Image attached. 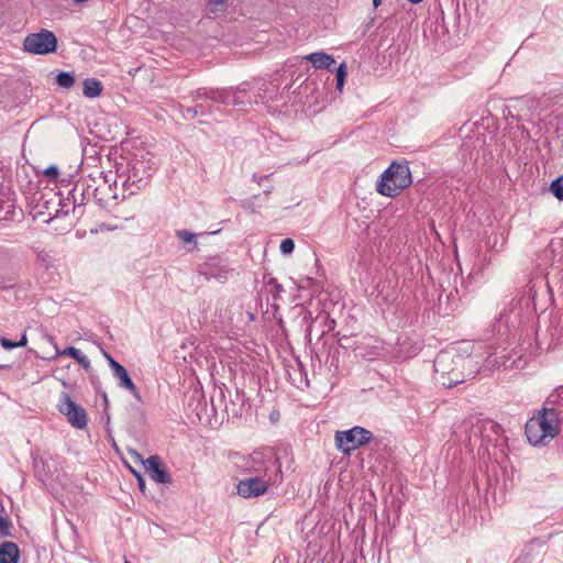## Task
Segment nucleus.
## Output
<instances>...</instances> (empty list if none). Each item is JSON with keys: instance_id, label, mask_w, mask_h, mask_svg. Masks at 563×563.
Returning <instances> with one entry per match:
<instances>
[{"instance_id": "obj_53", "label": "nucleus", "mask_w": 563, "mask_h": 563, "mask_svg": "<svg viewBox=\"0 0 563 563\" xmlns=\"http://www.w3.org/2000/svg\"><path fill=\"white\" fill-rule=\"evenodd\" d=\"M334 361L338 362V358L335 357V355H333L332 357V362H331V365H334ZM335 367H338V365L335 364Z\"/></svg>"}, {"instance_id": "obj_43", "label": "nucleus", "mask_w": 563, "mask_h": 563, "mask_svg": "<svg viewBox=\"0 0 563 563\" xmlns=\"http://www.w3.org/2000/svg\"><path fill=\"white\" fill-rule=\"evenodd\" d=\"M273 190H274V187L271 186L267 189H265L263 194L265 197H268L273 192Z\"/></svg>"}, {"instance_id": "obj_6", "label": "nucleus", "mask_w": 563, "mask_h": 563, "mask_svg": "<svg viewBox=\"0 0 563 563\" xmlns=\"http://www.w3.org/2000/svg\"><path fill=\"white\" fill-rule=\"evenodd\" d=\"M476 365H478V361L475 355L463 357L444 351L440 352L433 362V367L437 374L435 378H443L445 374H450L454 366H460L465 369L467 367H475Z\"/></svg>"}, {"instance_id": "obj_17", "label": "nucleus", "mask_w": 563, "mask_h": 563, "mask_svg": "<svg viewBox=\"0 0 563 563\" xmlns=\"http://www.w3.org/2000/svg\"><path fill=\"white\" fill-rule=\"evenodd\" d=\"M136 175L133 174V176H128L124 181L122 183V194L121 198L124 199L126 196H132L136 192V190H140L141 188L145 187L147 181L143 178L135 179Z\"/></svg>"}, {"instance_id": "obj_32", "label": "nucleus", "mask_w": 563, "mask_h": 563, "mask_svg": "<svg viewBox=\"0 0 563 563\" xmlns=\"http://www.w3.org/2000/svg\"><path fill=\"white\" fill-rule=\"evenodd\" d=\"M267 286L271 288V291L273 292V297L276 299L280 291H283V286L274 278H272Z\"/></svg>"}, {"instance_id": "obj_21", "label": "nucleus", "mask_w": 563, "mask_h": 563, "mask_svg": "<svg viewBox=\"0 0 563 563\" xmlns=\"http://www.w3.org/2000/svg\"><path fill=\"white\" fill-rule=\"evenodd\" d=\"M232 93V88L230 89H217L211 91V95H209V100L221 102L224 104H230V98Z\"/></svg>"}, {"instance_id": "obj_10", "label": "nucleus", "mask_w": 563, "mask_h": 563, "mask_svg": "<svg viewBox=\"0 0 563 563\" xmlns=\"http://www.w3.org/2000/svg\"><path fill=\"white\" fill-rule=\"evenodd\" d=\"M479 368L477 365L475 367H467L465 369L460 366H454L450 374H445L443 378H435L437 382L445 388H453L461 383H464L467 379L474 378L478 373Z\"/></svg>"}, {"instance_id": "obj_14", "label": "nucleus", "mask_w": 563, "mask_h": 563, "mask_svg": "<svg viewBox=\"0 0 563 563\" xmlns=\"http://www.w3.org/2000/svg\"><path fill=\"white\" fill-rule=\"evenodd\" d=\"M541 422H538L533 417H531L525 426V433L530 444L539 445L545 444V440L543 438L542 428L540 427Z\"/></svg>"}, {"instance_id": "obj_1", "label": "nucleus", "mask_w": 563, "mask_h": 563, "mask_svg": "<svg viewBox=\"0 0 563 563\" xmlns=\"http://www.w3.org/2000/svg\"><path fill=\"white\" fill-rule=\"evenodd\" d=\"M412 184L407 162H393L379 176L376 190L379 195L395 198Z\"/></svg>"}, {"instance_id": "obj_41", "label": "nucleus", "mask_w": 563, "mask_h": 563, "mask_svg": "<svg viewBox=\"0 0 563 563\" xmlns=\"http://www.w3.org/2000/svg\"><path fill=\"white\" fill-rule=\"evenodd\" d=\"M274 174H268V175H256V174H253V180L256 181L258 185H262L265 180L269 179Z\"/></svg>"}, {"instance_id": "obj_36", "label": "nucleus", "mask_w": 563, "mask_h": 563, "mask_svg": "<svg viewBox=\"0 0 563 563\" xmlns=\"http://www.w3.org/2000/svg\"><path fill=\"white\" fill-rule=\"evenodd\" d=\"M211 91H213V89H208V88H199L196 90L195 92V100H198V99H209V95H211Z\"/></svg>"}, {"instance_id": "obj_13", "label": "nucleus", "mask_w": 563, "mask_h": 563, "mask_svg": "<svg viewBox=\"0 0 563 563\" xmlns=\"http://www.w3.org/2000/svg\"><path fill=\"white\" fill-rule=\"evenodd\" d=\"M113 376L115 378H118V380H119L118 386L120 388H124V389L129 390L137 401H140V402L142 401V397H141L135 384L133 383L126 368L123 365L113 372Z\"/></svg>"}, {"instance_id": "obj_45", "label": "nucleus", "mask_w": 563, "mask_h": 563, "mask_svg": "<svg viewBox=\"0 0 563 563\" xmlns=\"http://www.w3.org/2000/svg\"><path fill=\"white\" fill-rule=\"evenodd\" d=\"M38 257L41 258V261L47 262V258L49 257V255L47 253H45V254H40Z\"/></svg>"}, {"instance_id": "obj_35", "label": "nucleus", "mask_w": 563, "mask_h": 563, "mask_svg": "<svg viewBox=\"0 0 563 563\" xmlns=\"http://www.w3.org/2000/svg\"><path fill=\"white\" fill-rule=\"evenodd\" d=\"M44 175L46 177H48L51 180H55L57 179L58 175H59V170H58V167L55 166V165H51L48 166L47 168H45L44 170Z\"/></svg>"}, {"instance_id": "obj_44", "label": "nucleus", "mask_w": 563, "mask_h": 563, "mask_svg": "<svg viewBox=\"0 0 563 563\" xmlns=\"http://www.w3.org/2000/svg\"><path fill=\"white\" fill-rule=\"evenodd\" d=\"M493 430L495 433H498V431L501 429L500 424L492 422Z\"/></svg>"}, {"instance_id": "obj_19", "label": "nucleus", "mask_w": 563, "mask_h": 563, "mask_svg": "<svg viewBox=\"0 0 563 563\" xmlns=\"http://www.w3.org/2000/svg\"><path fill=\"white\" fill-rule=\"evenodd\" d=\"M57 355H68L74 358L78 364H80L86 371L90 368V360L81 353V351L75 346H68L64 349L62 352H58Z\"/></svg>"}, {"instance_id": "obj_56", "label": "nucleus", "mask_w": 563, "mask_h": 563, "mask_svg": "<svg viewBox=\"0 0 563 563\" xmlns=\"http://www.w3.org/2000/svg\"><path fill=\"white\" fill-rule=\"evenodd\" d=\"M289 378L292 379L294 384L297 383V379L296 378H292V375L289 373Z\"/></svg>"}, {"instance_id": "obj_33", "label": "nucleus", "mask_w": 563, "mask_h": 563, "mask_svg": "<svg viewBox=\"0 0 563 563\" xmlns=\"http://www.w3.org/2000/svg\"><path fill=\"white\" fill-rule=\"evenodd\" d=\"M296 366H297V369H298L299 375H300L299 383H302V380H303L305 385L308 387L309 386V382H308V378H307V371L305 369L303 364L299 360H297L296 361Z\"/></svg>"}, {"instance_id": "obj_3", "label": "nucleus", "mask_w": 563, "mask_h": 563, "mask_svg": "<svg viewBox=\"0 0 563 563\" xmlns=\"http://www.w3.org/2000/svg\"><path fill=\"white\" fill-rule=\"evenodd\" d=\"M335 445L343 454H351L354 450L373 441V433L363 427H353L345 431L335 432Z\"/></svg>"}, {"instance_id": "obj_28", "label": "nucleus", "mask_w": 563, "mask_h": 563, "mask_svg": "<svg viewBox=\"0 0 563 563\" xmlns=\"http://www.w3.org/2000/svg\"><path fill=\"white\" fill-rule=\"evenodd\" d=\"M176 235L179 240H181L184 243H194L196 246V234L187 231V230H177Z\"/></svg>"}, {"instance_id": "obj_37", "label": "nucleus", "mask_w": 563, "mask_h": 563, "mask_svg": "<svg viewBox=\"0 0 563 563\" xmlns=\"http://www.w3.org/2000/svg\"><path fill=\"white\" fill-rule=\"evenodd\" d=\"M103 355L104 357L107 358L108 361V364L110 366V368L112 369V372L117 371L119 367H121L122 365L115 361L109 353L107 352H103Z\"/></svg>"}, {"instance_id": "obj_7", "label": "nucleus", "mask_w": 563, "mask_h": 563, "mask_svg": "<svg viewBox=\"0 0 563 563\" xmlns=\"http://www.w3.org/2000/svg\"><path fill=\"white\" fill-rule=\"evenodd\" d=\"M265 475L266 473L241 479L236 486L239 496L249 499L264 495L269 488V481L265 478Z\"/></svg>"}, {"instance_id": "obj_34", "label": "nucleus", "mask_w": 563, "mask_h": 563, "mask_svg": "<svg viewBox=\"0 0 563 563\" xmlns=\"http://www.w3.org/2000/svg\"><path fill=\"white\" fill-rule=\"evenodd\" d=\"M225 4V0H209V7L212 12L224 10Z\"/></svg>"}, {"instance_id": "obj_50", "label": "nucleus", "mask_w": 563, "mask_h": 563, "mask_svg": "<svg viewBox=\"0 0 563 563\" xmlns=\"http://www.w3.org/2000/svg\"><path fill=\"white\" fill-rule=\"evenodd\" d=\"M133 454H134V456H135L137 460H141V461H142V456H141V454H139L136 451H133Z\"/></svg>"}, {"instance_id": "obj_8", "label": "nucleus", "mask_w": 563, "mask_h": 563, "mask_svg": "<svg viewBox=\"0 0 563 563\" xmlns=\"http://www.w3.org/2000/svg\"><path fill=\"white\" fill-rule=\"evenodd\" d=\"M534 418L538 422H541L540 427L542 428L545 442L552 440L560 433L561 419L555 409L543 407L538 411Z\"/></svg>"}, {"instance_id": "obj_27", "label": "nucleus", "mask_w": 563, "mask_h": 563, "mask_svg": "<svg viewBox=\"0 0 563 563\" xmlns=\"http://www.w3.org/2000/svg\"><path fill=\"white\" fill-rule=\"evenodd\" d=\"M485 143L483 135H475L473 137H468L462 144L463 151H468L471 148H476V146H482Z\"/></svg>"}, {"instance_id": "obj_2", "label": "nucleus", "mask_w": 563, "mask_h": 563, "mask_svg": "<svg viewBox=\"0 0 563 563\" xmlns=\"http://www.w3.org/2000/svg\"><path fill=\"white\" fill-rule=\"evenodd\" d=\"M118 177V174L112 170L100 172L97 176L89 175L92 200L100 208L108 209L117 205L119 199Z\"/></svg>"}, {"instance_id": "obj_18", "label": "nucleus", "mask_w": 563, "mask_h": 563, "mask_svg": "<svg viewBox=\"0 0 563 563\" xmlns=\"http://www.w3.org/2000/svg\"><path fill=\"white\" fill-rule=\"evenodd\" d=\"M102 84L96 78H87L82 82V93L85 97L93 99L101 95Z\"/></svg>"}, {"instance_id": "obj_16", "label": "nucleus", "mask_w": 563, "mask_h": 563, "mask_svg": "<svg viewBox=\"0 0 563 563\" xmlns=\"http://www.w3.org/2000/svg\"><path fill=\"white\" fill-rule=\"evenodd\" d=\"M309 60L316 69H329L334 66L335 60L332 55L324 52H316L305 57Z\"/></svg>"}, {"instance_id": "obj_12", "label": "nucleus", "mask_w": 563, "mask_h": 563, "mask_svg": "<svg viewBox=\"0 0 563 563\" xmlns=\"http://www.w3.org/2000/svg\"><path fill=\"white\" fill-rule=\"evenodd\" d=\"M231 269L227 268L221 264V260L219 257H211L208 262L203 263L199 273L206 277V279H225Z\"/></svg>"}, {"instance_id": "obj_23", "label": "nucleus", "mask_w": 563, "mask_h": 563, "mask_svg": "<svg viewBox=\"0 0 563 563\" xmlns=\"http://www.w3.org/2000/svg\"><path fill=\"white\" fill-rule=\"evenodd\" d=\"M0 344L5 350H12L14 347H22V346H25L27 344V338H26L25 333L22 334V336H21V339L19 341H12V340L7 339V338H1L0 339Z\"/></svg>"}, {"instance_id": "obj_39", "label": "nucleus", "mask_w": 563, "mask_h": 563, "mask_svg": "<svg viewBox=\"0 0 563 563\" xmlns=\"http://www.w3.org/2000/svg\"><path fill=\"white\" fill-rule=\"evenodd\" d=\"M103 355L104 357L107 358L108 361V364L110 366V368L112 369V372L117 371L119 367H121L122 365L115 361L109 353L107 352H103Z\"/></svg>"}, {"instance_id": "obj_11", "label": "nucleus", "mask_w": 563, "mask_h": 563, "mask_svg": "<svg viewBox=\"0 0 563 563\" xmlns=\"http://www.w3.org/2000/svg\"><path fill=\"white\" fill-rule=\"evenodd\" d=\"M150 477L158 484H170L173 482L170 474L165 468L158 455H151L146 461H142Z\"/></svg>"}, {"instance_id": "obj_57", "label": "nucleus", "mask_w": 563, "mask_h": 563, "mask_svg": "<svg viewBox=\"0 0 563 563\" xmlns=\"http://www.w3.org/2000/svg\"><path fill=\"white\" fill-rule=\"evenodd\" d=\"M124 563H130V562L125 561Z\"/></svg>"}, {"instance_id": "obj_4", "label": "nucleus", "mask_w": 563, "mask_h": 563, "mask_svg": "<svg viewBox=\"0 0 563 563\" xmlns=\"http://www.w3.org/2000/svg\"><path fill=\"white\" fill-rule=\"evenodd\" d=\"M91 181L89 176L80 178L69 190L67 197L62 200V207H68L71 205V212L76 218H81L85 214V205L92 199L91 195Z\"/></svg>"}, {"instance_id": "obj_29", "label": "nucleus", "mask_w": 563, "mask_h": 563, "mask_svg": "<svg viewBox=\"0 0 563 563\" xmlns=\"http://www.w3.org/2000/svg\"><path fill=\"white\" fill-rule=\"evenodd\" d=\"M198 114H205L201 104H196L194 107H188L184 111V118L185 119H195Z\"/></svg>"}, {"instance_id": "obj_20", "label": "nucleus", "mask_w": 563, "mask_h": 563, "mask_svg": "<svg viewBox=\"0 0 563 563\" xmlns=\"http://www.w3.org/2000/svg\"><path fill=\"white\" fill-rule=\"evenodd\" d=\"M15 210V206L12 200L0 197V221L9 220Z\"/></svg>"}, {"instance_id": "obj_26", "label": "nucleus", "mask_w": 563, "mask_h": 563, "mask_svg": "<svg viewBox=\"0 0 563 563\" xmlns=\"http://www.w3.org/2000/svg\"><path fill=\"white\" fill-rule=\"evenodd\" d=\"M0 536L12 537V523L8 515H0Z\"/></svg>"}, {"instance_id": "obj_40", "label": "nucleus", "mask_w": 563, "mask_h": 563, "mask_svg": "<svg viewBox=\"0 0 563 563\" xmlns=\"http://www.w3.org/2000/svg\"><path fill=\"white\" fill-rule=\"evenodd\" d=\"M243 90L240 89V88H232V93H231V98H230V103L231 104H234V106H240L243 103V101H239L238 99V92H242Z\"/></svg>"}, {"instance_id": "obj_47", "label": "nucleus", "mask_w": 563, "mask_h": 563, "mask_svg": "<svg viewBox=\"0 0 563 563\" xmlns=\"http://www.w3.org/2000/svg\"><path fill=\"white\" fill-rule=\"evenodd\" d=\"M11 366L8 364H0V369H10Z\"/></svg>"}, {"instance_id": "obj_42", "label": "nucleus", "mask_w": 563, "mask_h": 563, "mask_svg": "<svg viewBox=\"0 0 563 563\" xmlns=\"http://www.w3.org/2000/svg\"><path fill=\"white\" fill-rule=\"evenodd\" d=\"M132 472L136 476L140 489L142 492H144V489H145V479L143 478V476L140 473L135 472L134 470H132Z\"/></svg>"}, {"instance_id": "obj_51", "label": "nucleus", "mask_w": 563, "mask_h": 563, "mask_svg": "<svg viewBox=\"0 0 563 563\" xmlns=\"http://www.w3.org/2000/svg\"><path fill=\"white\" fill-rule=\"evenodd\" d=\"M410 3L418 4L422 2L423 0H408Z\"/></svg>"}, {"instance_id": "obj_55", "label": "nucleus", "mask_w": 563, "mask_h": 563, "mask_svg": "<svg viewBox=\"0 0 563 563\" xmlns=\"http://www.w3.org/2000/svg\"><path fill=\"white\" fill-rule=\"evenodd\" d=\"M333 324H334V320H330L329 329H332Z\"/></svg>"}, {"instance_id": "obj_31", "label": "nucleus", "mask_w": 563, "mask_h": 563, "mask_svg": "<svg viewBox=\"0 0 563 563\" xmlns=\"http://www.w3.org/2000/svg\"><path fill=\"white\" fill-rule=\"evenodd\" d=\"M96 391H97V394L102 399L103 407H104V412H106L107 424H109V422H110V415L108 413L109 399H108L107 393L104 390L100 389L99 387H96Z\"/></svg>"}, {"instance_id": "obj_49", "label": "nucleus", "mask_w": 563, "mask_h": 563, "mask_svg": "<svg viewBox=\"0 0 563 563\" xmlns=\"http://www.w3.org/2000/svg\"><path fill=\"white\" fill-rule=\"evenodd\" d=\"M12 287H13L12 285H10V286H4V285H2V284L0 283V289H2V290H5V289L12 288Z\"/></svg>"}, {"instance_id": "obj_15", "label": "nucleus", "mask_w": 563, "mask_h": 563, "mask_svg": "<svg viewBox=\"0 0 563 563\" xmlns=\"http://www.w3.org/2000/svg\"><path fill=\"white\" fill-rule=\"evenodd\" d=\"M20 550L16 543L4 541L0 544V563H19Z\"/></svg>"}, {"instance_id": "obj_24", "label": "nucleus", "mask_w": 563, "mask_h": 563, "mask_svg": "<svg viewBox=\"0 0 563 563\" xmlns=\"http://www.w3.org/2000/svg\"><path fill=\"white\" fill-rule=\"evenodd\" d=\"M550 191L558 200L563 201V175L552 180Z\"/></svg>"}, {"instance_id": "obj_46", "label": "nucleus", "mask_w": 563, "mask_h": 563, "mask_svg": "<svg viewBox=\"0 0 563 563\" xmlns=\"http://www.w3.org/2000/svg\"><path fill=\"white\" fill-rule=\"evenodd\" d=\"M0 515H7L5 508L2 501H0Z\"/></svg>"}, {"instance_id": "obj_25", "label": "nucleus", "mask_w": 563, "mask_h": 563, "mask_svg": "<svg viewBox=\"0 0 563 563\" xmlns=\"http://www.w3.org/2000/svg\"><path fill=\"white\" fill-rule=\"evenodd\" d=\"M347 75V67L345 63H341L338 68H335V77H336V89L342 91L345 78Z\"/></svg>"}, {"instance_id": "obj_9", "label": "nucleus", "mask_w": 563, "mask_h": 563, "mask_svg": "<svg viewBox=\"0 0 563 563\" xmlns=\"http://www.w3.org/2000/svg\"><path fill=\"white\" fill-rule=\"evenodd\" d=\"M62 399L59 411L67 417L73 427L84 429L87 426L86 410L73 401L70 396L66 393L63 394Z\"/></svg>"}, {"instance_id": "obj_54", "label": "nucleus", "mask_w": 563, "mask_h": 563, "mask_svg": "<svg viewBox=\"0 0 563 563\" xmlns=\"http://www.w3.org/2000/svg\"><path fill=\"white\" fill-rule=\"evenodd\" d=\"M75 3H84V2H87L88 0H73Z\"/></svg>"}, {"instance_id": "obj_5", "label": "nucleus", "mask_w": 563, "mask_h": 563, "mask_svg": "<svg viewBox=\"0 0 563 563\" xmlns=\"http://www.w3.org/2000/svg\"><path fill=\"white\" fill-rule=\"evenodd\" d=\"M23 49L34 55H47L57 51L56 35L46 29L37 33L26 35L23 41Z\"/></svg>"}, {"instance_id": "obj_48", "label": "nucleus", "mask_w": 563, "mask_h": 563, "mask_svg": "<svg viewBox=\"0 0 563 563\" xmlns=\"http://www.w3.org/2000/svg\"><path fill=\"white\" fill-rule=\"evenodd\" d=\"M382 3V0H373V5L377 8Z\"/></svg>"}, {"instance_id": "obj_38", "label": "nucleus", "mask_w": 563, "mask_h": 563, "mask_svg": "<svg viewBox=\"0 0 563 563\" xmlns=\"http://www.w3.org/2000/svg\"><path fill=\"white\" fill-rule=\"evenodd\" d=\"M103 355L104 357L107 358L108 361V364L110 366V368L112 369V372L117 371L119 367H121L122 365L115 361L109 353L107 352H103Z\"/></svg>"}, {"instance_id": "obj_22", "label": "nucleus", "mask_w": 563, "mask_h": 563, "mask_svg": "<svg viewBox=\"0 0 563 563\" xmlns=\"http://www.w3.org/2000/svg\"><path fill=\"white\" fill-rule=\"evenodd\" d=\"M56 84L65 89H69L75 84V76L68 71H60L56 76Z\"/></svg>"}, {"instance_id": "obj_30", "label": "nucleus", "mask_w": 563, "mask_h": 563, "mask_svg": "<svg viewBox=\"0 0 563 563\" xmlns=\"http://www.w3.org/2000/svg\"><path fill=\"white\" fill-rule=\"evenodd\" d=\"M279 249H280V252L283 254H285V255L291 254L294 252V250H295V242H294V240L290 239V238L284 239L282 241V243H280Z\"/></svg>"}, {"instance_id": "obj_52", "label": "nucleus", "mask_w": 563, "mask_h": 563, "mask_svg": "<svg viewBox=\"0 0 563 563\" xmlns=\"http://www.w3.org/2000/svg\"><path fill=\"white\" fill-rule=\"evenodd\" d=\"M470 159H474V162H476V161H477V155L474 157V156H473V153H472V152H470Z\"/></svg>"}]
</instances>
